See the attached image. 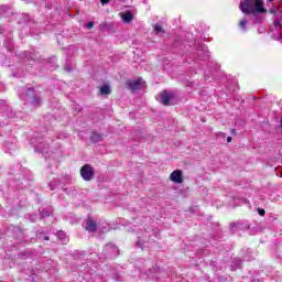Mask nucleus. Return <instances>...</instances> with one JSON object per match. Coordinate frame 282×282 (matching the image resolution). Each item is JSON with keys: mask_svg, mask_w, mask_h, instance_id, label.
<instances>
[{"mask_svg": "<svg viewBox=\"0 0 282 282\" xmlns=\"http://www.w3.org/2000/svg\"><path fill=\"white\" fill-rule=\"evenodd\" d=\"M230 132H231V135H237V130H236L235 128H232V129L230 130Z\"/></svg>", "mask_w": 282, "mask_h": 282, "instance_id": "17", "label": "nucleus"}, {"mask_svg": "<svg viewBox=\"0 0 282 282\" xmlns=\"http://www.w3.org/2000/svg\"><path fill=\"white\" fill-rule=\"evenodd\" d=\"M263 0H253V15L254 14H265L268 10L263 8Z\"/></svg>", "mask_w": 282, "mask_h": 282, "instance_id": "4", "label": "nucleus"}, {"mask_svg": "<svg viewBox=\"0 0 282 282\" xmlns=\"http://www.w3.org/2000/svg\"><path fill=\"white\" fill-rule=\"evenodd\" d=\"M79 173L85 182H91V180H94L96 176V171H94V167L89 164L83 165Z\"/></svg>", "mask_w": 282, "mask_h": 282, "instance_id": "1", "label": "nucleus"}, {"mask_svg": "<svg viewBox=\"0 0 282 282\" xmlns=\"http://www.w3.org/2000/svg\"><path fill=\"white\" fill-rule=\"evenodd\" d=\"M280 127H281V129H282V118H281V120H280Z\"/></svg>", "mask_w": 282, "mask_h": 282, "instance_id": "20", "label": "nucleus"}, {"mask_svg": "<svg viewBox=\"0 0 282 282\" xmlns=\"http://www.w3.org/2000/svg\"><path fill=\"white\" fill-rule=\"evenodd\" d=\"M274 28H281V21L276 20L273 22Z\"/></svg>", "mask_w": 282, "mask_h": 282, "instance_id": "14", "label": "nucleus"}, {"mask_svg": "<svg viewBox=\"0 0 282 282\" xmlns=\"http://www.w3.org/2000/svg\"><path fill=\"white\" fill-rule=\"evenodd\" d=\"M274 11L273 10H270V13L272 14Z\"/></svg>", "mask_w": 282, "mask_h": 282, "instance_id": "21", "label": "nucleus"}, {"mask_svg": "<svg viewBox=\"0 0 282 282\" xmlns=\"http://www.w3.org/2000/svg\"><path fill=\"white\" fill-rule=\"evenodd\" d=\"M100 96H110L111 94V86L110 85H102L99 87Z\"/></svg>", "mask_w": 282, "mask_h": 282, "instance_id": "8", "label": "nucleus"}, {"mask_svg": "<svg viewBox=\"0 0 282 282\" xmlns=\"http://www.w3.org/2000/svg\"><path fill=\"white\" fill-rule=\"evenodd\" d=\"M126 87L130 89V91H138V89L142 87V82L140 79H128L126 82Z\"/></svg>", "mask_w": 282, "mask_h": 282, "instance_id": "6", "label": "nucleus"}, {"mask_svg": "<svg viewBox=\"0 0 282 282\" xmlns=\"http://www.w3.org/2000/svg\"><path fill=\"white\" fill-rule=\"evenodd\" d=\"M121 19L123 23H131L133 21V14L131 12L127 11L124 13H121Z\"/></svg>", "mask_w": 282, "mask_h": 282, "instance_id": "9", "label": "nucleus"}, {"mask_svg": "<svg viewBox=\"0 0 282 282\" xmlns=\"http://www.w3.org/2000/svg\"><path fill=\"white\" fill-rule=\"evenodd\" d=\"M44 240H45V241H50V237L45 236V237H44Z\"/></svg>", "mask_w": 282, "mask_h": 282, "instance_id": "19", "label": "nucleus"}, {"mask_svg": "<svg viewBox=\"0 0 282 282\" xmlns=\"http://www.w3.org/2000/svg\"><path fill=\"white\" fill-rule=\"evenodd\" d=\"M101 1V6H107V3H109L110 0H100Z\"/></svg>", "mask_w": 282, "mask_h": 282, "instance_id": "16", "label": "nucleus"}, {"mask_svg": "<svg viewBox=\"0 0 282 282\" xmlns=\"http://www.w3.org/2000/svg\"><path fill=\"white\" fill-rule=\"evenodd\" d=\"M97 228H98V225L96 224V221L91 218H88L86 230H88V232H96Z\"/></svg>", "mask_w": 282, "mask_h": 282, "instance_id": "7", "label": "nucleus"}, {"mask_svg": "<svg viewBox=\"0 0 282 282\" xmlns=\"http://www.w3.org/2000/svg\"><path fill=\"white\" fill-rule=\"evenodd\" d=\"M90 141L96 144V142H102V134L98 132H91L90 134Z\"/></svg>", "mask_w": 282, "mask_h": 282, "instance_id": "10", "label": "nucleus"}, {"mask_svg": "<svg viewBox=\"0 0 282 282\" xmlns=\"http://www.w3.org/2000/svg\"><path fill=\"white\" fill-rule=\"evenodd\" d=\"M94 21H91V22H89L87 25H86V28H87V30H91L93 28H94Z\"/></svg>", "mask_w": 282, "mask_h": 282, "instance_id": "15", "label": "nucleus"}, {"mask_svg": "<svg viewBox=\"0 0 282 282\" xmlns=\"http://www.w3.org/2000/svg\"><path fill=\"white\" fill-rule=\"evenodd\" d=\"M154 30L156 31V32H164V29H162V26L161 25H154Z\"/></svg>", "mask_w": 282, "mask_h": 282, "instance_id": "12", "label": "nucleus"}, {"mask_svg": "<svg viewBox=\"0 0 282 282\" xmlns=\"http://www.w3.org/2000/svg\"><path fill=\"white\" fill-rule=\"evenodd\" d=\"M160 96L161 104H163L164 107H169V105H171V100L175 98V95L173 93H169L167 90H163Z\"/></svg>", "mask_w": 282, "mask_h": 282, "instance_id": "5", "label": "nucleus"}, {"mask_svg": "<svg viewBox=\"0 0 282 282\" xmlns=\"http://www.w3.org/2000/svg\"><path fill=\"white\" fill-rule=\"evenodd\" d=\"M258 213H259V215H260L261 217H265V209L259 208V209H258Z\"/></svg>", "mask_w": 282, "mask_h": 282, "instance_id": "13", "label": "nucleus"}, {"mask_svg": "<svg viewBox=\"0 0 282 282\" xmlns=\"http://www.w3.org/2000/svg\"><path fill=\"white\" fill-rule=\"evenodd\" d=\"M227 142H232V137H228Z\"/></svg>", "mask_w": 282, "mask_h": 282, "instance_id": "18", "label": "nucleus"}, {"mask_svg": "<svg viewBox=\"0 0 282 282\" xmlns=\"http://www.w3.org/2000/svg\"><path fill=\"white\" fill-rule=\"evenodd\" d=\"M240 10L243 14H253L254 15V0H246L240 3Z\"/></svg>", "mask_w": 282, "mask_h": 282, "instance_id": "2", "label": "nucleus"}, {"mask_svg": "<svg viewBox=\"0 0 282 282\" xmlns=\"http://www.w3.org/2000/svg\"><path fill=\"white\" fill-rule=\"evenodd\" d=\"M171 182H174V184H182L184 182V174L182 173V170H175L170 174Z\"/></svg>", "mask_w": 282, "mask_h": 282, "instance_id": "3", "label": "nucleus"}, {"mask_svg": "<svg viewBox=\"0 0 282 282\" xmlns=\"http://www.w3.org/2000/svg\"><path fill=\"white\" fill-rule=\"evenodd\" d=\"M247 24H248V21H246V19L239 21V26H240L242 30H246V25H247Z\"/></svg>", "mask_w": 282, "mask_h": 282, "instance_id": "11", "label": "nucleus"}]
</instances>
